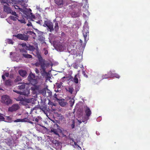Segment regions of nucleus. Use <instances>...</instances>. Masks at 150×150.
Instances as JSON below:
<instances>
[{
    "mask_svg": "<svg viewBox=\"0 0 150 150\" xmlns=\"http://www.w3.org/2000/svg\"><path fill=\"white\" fill-rule=\"evenodd\" d=\"M15 52H11L10 53V55L11 56L14 55L15 54Z\"/></svg>",
    "mask_w": 150,
    "mask_h": 150,
    "instance_id": "nucleus-62",
    "label": "nucleus"
},
{
    "mask_svg": "<svg viewBox=\"0 0 150 150\" xmlns=\"http://www.w3.org/2000/svg\"><path fill=\"white\" fill-rule=\"evenodd\" d=\"M46 90L45 88H44L39 91V93L42 94L44 96H46Z\"/></svg>",
    "mask_w": 150,
    "mask_h": 150,
    "instance_id": "nucleus-20",
    "label": "nucleus"
},
{
    "mask_svg": "<svg viewBox=\"0 0 150 150\" xmlns=\"http://www.w3.org/2000/svg\"><path fill=\"white\" fill-rule=\"evenodd\" d=\"M19 108V105L17 104L13 105L11 107H10L8 108V111L9 112H13L16 111Z\"/></svg>",
    "mask_w": 150,
    "mask_h": 150,
    "instance_id": "nucleus-7",
    "label": "nucleus"
},
{
    "mask_svg": "<svg viewBox=\"0 0 150 150\" xmlns=\"http://www.w3.org/2000/svg\"><path fill=\"white\" fill-rule=\"evenodd\" d=\"M38 57V61L35 63V65L36 66L38 67L39 65H40V68L42 67V66L47 67L50 65V64L47 63L46 61L43 59L42 57Z\"/></svg>",
    "mask_w": 150,
    "mask_h": 150,
    "instance_id": "nucleus-2",
    "label": "nucleus"
},
{
    "mask_svg": "<svg viewBox=\"0 0 150 150\" xmlns=\"http://www.w3.org/2000/svg\"><path fill=\"white\" fill-rule=\"evenodd\" d=\"M21 45L22 47H25L26 49L28 47L27 46H28V44H26L25 42L21 44Z\"/></svg>",
    "mask_w": 150,
    "mask_h": 150,
    "instance_id": "nucleus-40",
    "label": "nucleus"
},
{
    "mask_svg": "<svg viewBox=\"0 0 150 150\" xmlns=\"http://www.w3.org/2000/svg\"><path fill=\"white\" fill-rule=\"evenodd\" d=\"M18 73L23 77H24L26 76L27 72L25 70H20L18 71Z\"/></svg>",
    "mask_w": 150,
    "mask_h": 150,
    "instance_id": "nucleus-14",
    "label": "nucleus"
},
{
    "mask_svg": "<svg viewBox=\"0 0 150 150\" xmlns=\"http://www.w3.org/2000/svg\"><path fill=\"white\" fill-rule=\"evenodd\" d=\"M35 78V76L34 74L32 73L30 74L28 77V81H30L32 79Z\"/></svg>",
    "mask_w": 150,
    "mask_h": 150,
    "instance_id": "nucleus-16",
    "label": "nucleus"
},
{
    "mask_svg": "<svg viewBox=\"0 0 150 150\" xmlns=\"http://www.w3.org/2000/svg\"><path fill=\"white\" fill-rule=\"evenodd\" d=\"M53 97L55 99V100L57 101L60 100H61L60 99L58 98H57V95L56 93H55L54 94Z\"/></svg>",
    "mask_w": 150,
    "mask_h": 150,
    "instance_id": "nucleus-47",
    "label": "nucleus"
},
{
    "mask_svg": "<svg viewBox=\"0 0 150 150\" xmlns=\"http://www.w3.org/2000/svg\"><path fill=\"white\" fill-rule=\"evenodd\" d=\"M11 59L13 61H16L17 62H18L19 61V60L18 59H16V57H11Z\"/></svg>",
    "mask_w": 150,
    "mask_h": 150,
    "instance_id": "nucleus-37",
    "label": "nucleus"
},
{
    "mask_svg": "<svg viewBox=\"0 0 150 150\" xmlns=\"http://www.w3.org/2000/svg\"><path fill=\"white\" fill-rule=\"evenodd\" d=\"M12 83V81L11 79H8L5 81V85L7 86H10L11 85Z\"/></svg>",
    "mask_w": 150,
    "mask_h": 150,
    "instance_id": "nucleus-19",
    "label": "nucleus"
},
{
    "mask_svg": "<svg viewBox=\"0 0 150 150\" xmlns=\"http://www.w3.org/2000/svg\"><path fill=\"white\" fill-rule=\"evenodd\" d=\"M43 52L44 53V54L46 55H47V54L48 53V51L47 50H46V49L45 48H44V49L43 50Z\"/></svg>",
    "mask_w": 150,
    "mask_h": 150,
    "instance_id": "nucleus-45",
    "label": "nucleus"
},
{
    "mask_svg": "<svg viewBox=\"0 0 150 150\" xmlns=\"http://www.w3.org/2000/svg\"><path fill=\"white\" fill-rule=\"evenodd\" d=\"M44 26L47 27L50 30V31L52 32L54 30L53 24L50 20H47L45 21Z\"/></svg>",
    "mask_w": 150,
    "mask_h": 150,
    "instance_id": "nucleus-5",
    "label": "nucleus"
},
{
    "mask_svg": "<svg viewBox=\"0 0 150 150\" xmlns=\"http://www.w3.org/2000/svg\"><path fill=\"white\" fill-rule=\"evenodd\" d=\"M4 11L8 14L11 13L12 11L11 9L8 6L6 5H4Z\"/></svg>",
    "mask_w": 150,
    "mask_h": 150,
    "instance_id": "nucleus-12",
    "label": "nucleus"
},
{
    "mask_svg": "<svg viewBox=\"0 0 150 150\" xmlns=\"http://www.w3.org/2000/svg\"><path fill=\"white\" fill-rule=\"evenodd\" d=\"M6 42L8 44H13V40L11 39H7L6 40Z\"/></svg>",
    "mask_w": 150,
    "mask_h": 150,
    "instance_id": "nucleus-30",
    "label": "nucleus"
},
{
    "mask_svg": "<svg viewBox=\"0 0 150 150\" xmlns=\"http://www.w3.org/2000/svg\"><path fill=\"white\" fill-rule=\"evenodd\" d=\"M73 135H74L72 134H70L69 135L68 139L70 141H72L73 142H74V139L72 137Z\"/></svg>",
    "mask_w": 150,
    "mask_h": 150,
    "instance_id": "nucleus-27",
    "label": "nucleus"
},
{
    "mask_svg": "<svg viewBox=\"0 0 150 150\" xmlns=\"http://www.w3.org/2000/svg\"><path fill=\"white\" fill-rule=\"evenodd\" d=\"M30 82L32 85H33L36 84L37 83V80L35 79V78H34L33 79H32Z\"/></svg>",
    "mask_w": 150,
    "mask_h": 150,
    "instance_id": "nucleus-26",
    "label": "nucleus"
},
{
    "mask_svg": "<svg viewBox=\"0 0 150 150\" xmlns=\"http://www.w3.org/2000/svg\"><path fill=\"white\" fill-rule=\"evenodd\" d=\"M19 103L21 104L24 106H25L27 104L24 100L21 102H20Z\"/></svg>",
    "mask_w": 150,
    "mask_h": 150,
    "instance_id": "nucleus-42",
    "label": "nucleus"
},
{
    "mask_svg": "<svg viewBox=\"0 0 150 150\" xmlns=\"http://www.w3.org/2000/svg\"><path fill=\"white\" fill-rule=\"evenodd\" d=\"M30 17L32 21L36 20L37 18V17H35L34 15H33L32 13H31Z\"/></svg>",
    "mask_w": 150,
    "mask_h": 150,
    "instance_id": "nucleus-32",
    "label": "nucleus"
},
{
    "mask_svg": "<svg viewBox=\"0 0 150 150\" xmlns=\"http://www.w3.org/2000/svg\"><path fill=\"white\" fill-rule=\"evenodd\" d=\"M27 25L28 26H31L32 25V24L31 23L29 22L27 24Z\"/></svg>",
    "mask_w": 150,
    "mask_h": 150,
    "instance_id": "nucleus-64",
    "label": "nucleus"
},
{
    "mask_svg": "<svg viewBox=\"0 0 150 150\" xmlns=\"http://www.w3.org/2000/svg\"><path fill=\"white\" fill-rule=\"evenodd\" d=\"M13 91L14 92H15L16 93H17L19 94H20V93H21V91H16H16Z\"/></svg>",
    "mask_w": 150,
    "mask_h": 150,
    "instance_id": "nucleus-63",
    "label": "nucleus"
},
{
    "mask_svg": "<svg viewBox=\"0 0 150 150\" xmlns=\"http://www.w3.org/2000/svg\"><path fill=\"white\" fill-rule=\"evenodd\" d=\"M12 15H14L16 16H18L17 14H16V13L15 12H13V11L12 12V13H11Z\"/></svg>",
    "mask_w": 150,
    "mask_h": 150,
    "instance_id": "nucleus-53",
    "label": "nucleus"
},
{
    "mask_svg": "<svg viewBox=\"0 0 150 150\" xmlns=\"http://www.w3.org/2000/svg\"><path fill=\"white\" fill-rule=\"evenodd\" d=\"M42 66V67L40 68L41 73V75L44 76H47V74L48 73L46 71V68H45V67H43Z\"/></svg>",
    "mask_w": 150,
    "mask_h": 150,
    "instance_id": "nucleus-13",
    "label": "nucleus"
},
{
    "mask_svg": "<svg viewBox=\"0 0 150 150\" xmlns=\"http://www.w3.org/2000/svg\"><path fill=\"white\" fill-rule=\"evenodd\" d=\"M7 142V144L9 146H10L11 144V140L9 139H8V142Z\"/></svg>",
    "mask_w": 150,
    "mask_h": 150,
    "instance_id": "nucleus-54",
    "label": "nucleus"
},
{
    "mask_svg": "<svg viewBox=\"0 0 150 150\" xmlns=\"http://www.w3.org/2000/svg\"><path fill=\"white\" fill-rule=\"evenodd\" d=\"M80 14V12H74L72 13V15H73V17H79Z\"/></svg>",
    "mask_w": 150,
    "mask_h": 150,
    "instance_id": "nucleus-25",
    "label": "nucleus"
},
{
    "mask_svg": "<svg viewBox=\"0 0 150 150\" xmlns=\"http://www.w3.org/2000/svg\"><path fill=\"white\" fill-rule=\"evenodd\" d=\"M35 70L37 74H38L39 73V71L38 69L37 68H35Z\"/></svg>",
    "mask_w": 150,
    "mask_h": 150,
    "instance_id": "nucleus-59",
    "label": "nucleus"
},
{
    "mask_svg": "<svg viewBox=\"0 0 150 150\" xmlns=\"http://www.w3.org/2000/svg\"><path fill=\"white\" fill-rule=\"evenodd\" d=\"M82 74L84 76L86 77H88V76L86 74L85 72L84 71H82Z\"/></svg>",
    "mask_w": 150,
    "mask_h": 150,
    "instance_id": "nucleus-55",
    "label": "nucleus"
},
{
    "mask_svg": "<svg viewBox=\"0 0 150 150\" xmlns=\"http://www.w3.org/2000/svg\"><path fill=\"white\" fill-rule=\"evenodd\" d=\"M78 76V75H76L74 76V78L73 79V81L76 83H78V79L77 78Z\"/></svg>",
    "mask_w": 150,
    "mask_h": 150,
    "instance_id": "nucleus-23",
    "label": "nucleus"
},
{
    "mask_svg": "<svg viewBox=\"0 0 150 150\" xmlns=\"http://www.w3.org/2000/svg\"><path fill=\"white\" fill-rule=\"evenodd\" d=\"M59 29V25H58V23L57 22H55V26L54 29L55 31L57 32L58 31Z\"/></svg>",
    "mask_w": 150,
    "mask_h": 150,
    "instance_id": "nucleus-24",
    "label": "nucleus"
},
{
    "mask_svg": "<svg viewBox=\"0 0 150 150\" xmlns=\"http://www.w3.org/2000/svg\"><path fill=\"white\" fill-rule=\"evenodd\" d=\"M48 104L49 105H51L52 106H55L56 105L54 103L50 101L49 102Z\"/></svg>",
    "mask_w": 150,
    "mask_h": 150,
    "instance_id": "nucleus-50",
    "label": "nucleus"
},
{
    "mask_svg": "<svg viewBox=\"0 0 150 150\" xmlns=\"http://www.w3.org/2000/svg\"><path fill=\"white\" fill-rule=\"evenodd\" d=\"M52 121L54 123H55V124L54 125V126L55 127H57V129H58L60 127L59 125L57 124V121L52 120Z\"/></svg>",
    "mask_w": 150,
    "mask_h": 150,
    "instance_id": "nucleus-39",
    "label": "nucleus"
},
{
    "mask_svg": "<svg viewBox=\"0 0 150 150\" xmlns=\"http://www.w3.org/2000/svg\"><path fill=\"white\" fill-rule=\"evenodd\" d=\"M82 57H79V58L76 59L75 62L77 63H79L82 61Z\"/></svg>",
    "mask_w": 150,
    "mask_h": 150,
    "instance_id": "nucleus-28",
    "label": "nucleus"
},
{
    "mask_svg": "<svg viewBox=\"0 0 150 150\" xmlns=\"http://www.w3.org/2000/svg\"><path fill=\"white\" fill-rule=\"evenodd\" d=\"M67 78H68V80L73 81V78L71 76L67 77Z\"/></svg>",
    "mask_w": 150,
    "mask_h": 150,
    "instance_id": "nucleus-52",
    "label": "nucleus"
},
{
    "mask_svg": "<svg viewBox=\"0 0 150 150\" xmlns=\"http://www.w3.org/2000/svg\"><path fill=\"white\" fill-rule=\"evenodd\" d=\"M17 38L20 40L27 41L28 39V37L26 35L21 34H18L16 35H13Z\"/></svg>",
    "mask_w": 150,
    "mask_h": 150,
    "instance_id": "nucleus-6",
    "label": "nucleus"
},
{
    "mask_svg": "<svg viewBox=\"0 0 150 150\" xmlns=\"http://www.w3.org/2000/svg\"><path fill=\"white\" fill-rule=\"evenodd\" d=\"M10 18L13 20V21H16L18 18L16 17L13 16H10Z\"/></svg>",
    "mask_w": 150,
    "mask_h": 150,
    "instance_id": "nucleus-35",
    "label": "nucleus"
},
{
    "mask_svg": "<svg viewBox=\"0 0 150 150\" xmlns=\"http://www.w3.org/2000/svg\"><path fill=\"white\" fill-rule=\"evenodd\" d=\"M37 23L41 25L42 23V21L41 20H39L38 21H36Z\"/></svg>",
    "mask_w": 150,
    "mask_h": 150,
    "instance_id": "nucleus-56",
    "label": "nucleus"
},
{
    "mask_svg": "<svg viewBox=\"0 0 150 150\" xmlns=\"http://www.w3.org/2000/svg\"><path fill=\"white\" fill-rule=\"evenodd\" d=\"M24 98L22 97L21 96H19L18 98H17L16 100L17 101H20V102H21L24 100Z\"/></svg>",
    "mask_w": 150,
    "mask_h": 150,
    "instance_id": "nucleus-29",
    "label": "nucleus"
},
{
    "mask_svg": "<svg viewBox=\"0 0 150 150\" xmlns=\"http://www.w3.org/2000/svg\"><path fill=\"white\" fill-rule=\"evenodd\" d=\"M84 112L86 113V117L85 118L86 120V121L89 119V117L91 113V112L90 109L87 106H86V108L85 109Z\"/></svg>",
    "mask_w": 150,
    "mask_h": 150,
    "instance_id": "nucleus-9",
    "label": "nucleus"
},
{
    "mask_svg": "<svg viewBox=\"0 0 150 150\" xmlns=\"http://www.w3.org/2000/svg\"><path fill=\"white\" fill-rule=\"evenodd\" d=\"M35 149L36 150H42L39 147L35 146Z\"/></svg>",
    "mask_w": 150,
    "mask_h": 150,
    "instance_id": "nucleus-61",
    "label": "nucleus"
},
{
    "mask_svg": "<svg viewBox=\"0 0 150 150\" xmlns=\"http://www.w3.org/2000/svg\"><path fill=\"white\" fill-rule=\"evenodd\" d=\"M11 118L9 117H7V120H4V121L6 122H9V121H11Z\"/></svg>",
    "mask_w": 150,
    "mask_h": 150,
    "instance_id": "nucleus-48",
    "label": "nucleus"
},
{
    "mask_svg": "<svg viewBox=\"0 0 150 150\" xmlns=\"http://www.w3.org/2000/svg\"><path fill=\"white\" fill-rule=\"evenodd\" d=\"M51 141L56 146H59L60 144L59 143L58 141L53 139H51Z\"/></svg>",
    "mask_w": 150,
    "mask_h": 150,
    "instance_id": "nucleus-17",
    "label": "nucleus"
},
{
    "mask_svg": "<svg viewBox=\"0 0 150 150\" xmlns=\"http://www.w3.org/2000/svg\"><path fill=\"white\" fill-rule=\"evenodd\" d=\"M57 129L58 130V131L56 129H54L52 128V129H51L50 131H49L48 132L49 133L53 132L54 134L55 135L59 137V135L58 133V131H59L60 132H62V131L61 129H59V128L58 129L57 128Z\"/></svg>",
    "mask_w": 150,
    "mask_h": 150,
    "instance_id": "nucleus-10",
    "label": "nucleus"
},
{
    "mask_svg": "<svg viewBox=\"0 0 150 150\" xmlns=\"http://www.w3.org/2000/svg\"><path fill=\"white\" fill-rule=\"evenodd\" d=\"M41 119V117L40 116H38L35 119V121L36 122L38 123L40 120Z\"/></svg>",
    "mask_w": 150,
    "mask_h": 150,
    "instance_id": "nucleus-38",
    "label": "nucleus"
},
{
    "mask_svg": "<svg viewBox=\"0 0 150 150\" xmlns=\"http://www.w3.org/2000/svg\"><path fill=\"white\" fill-rule=\"evenodd\" d=\"M72 66L75 69H77L79 67V65L77 63L75 62L72 64Z\"/></svg>",
    "mask_w": 150,
    "mask_h": 150,
    "instance_id": "nucleus-33",
    "label": "nucleus"
},
{
    "mask_svg": "<svg viewBox=\"0 0 150 150\" xmlns=\"http://www.w3.org/2000/svg\"><path fill=\"white\" fill-rule=\"evenodd\" d=\"M28 47L26 50L31 51L32 53L35 56H41L40 53L39 51L37 49H35V47L33 46L28 44Z\"/></svg>",
    "mask_w": 150,
    "mask_h": 150,
    "instance_id": "nucleus-4",
    "label": "nucleus"
},
{
    "mask_svg": "<svg viewBox=\"0 0 150 150\" xmlns=\"http://www.w3.org/2000/svg\"><path fill=\"white\" fill-rule=\"evenodd\" d=\"M72 124L71 125V127L72 129H73L75 127V122L74 120H73L72 122Z\"/></svg>",
    "mask_w": 150,
    "mask_h": 150,
    "instance_id": "nucleus-46",
    "label": "nucleus"
},
{
    "mask_svg": "<svg viewBox=\"0 0 150 150\" xmlns=\"http://www.w3.org/2000/svg\"><path fill=\"white\" fill-rule=\"evenodd\" d=\"M25 106L26 108H30V105L28 103H27Z\"/></svg>",
    "mask_w": 150,
    "mask_h": 150,
    "instance_id": "nucleus-60",
    "label": "nucleus"
},
{
    "mask_svg": "<svg viewBox=\"0 0 150 150\" xmlns=\"http://www.w3.org/2000/svg\"><path fill=\"white\" fill-rule=\"evenodd\" d=\"M61 100H60L59 101V104L62 107H64L67 104V102H65L64 101H63L62 99H60Z\"/></svg>",
    "mask_w": 150,
    "mask_h": 150,
    "instance_id": "nucleus-18",
    "label": "nucleus"
},
{
    "mask_svg": "<svg viewBox=\"0 0 150 150\" xmlns=\"http://www.w3.org/2000/svg\"><path fill=\"white\" fill-rule=\"evenodd\" d=\"M47 93H48V96H51L52 95V92L49 90H47Z\"/></svg>",
    "mask_w": 150,
    "mask_h": 150,
    "instance_id": "nucleus-49",
    "label": "nucleus"
},
{
    "mask_svg": "<svg viewBox=\"0 0 150 150\" xmlns=\"http://www.w3.org/2000/svg\"><path fill=\"white\" fill-rule=\"evenodd\" d=\"M112 72L110 71L109 72H108V75L105 74V75H103L102 76V77L103 79H106L112 77Z\"/></svg>",
    "mask_w": 150,
    "mask_h": 150,
    "instance_id": "nucleus-15",
    "label": "nucleus"
},
{
    "mask_svg": "<svg viewBox=\"0 0 150 150\" xmlns=\"http://www.w3.org/2000/svg\"><path fill=\"white\" fill-rule=\"evenodd\" d=\"M24 100L27 103H31V100L30 99L25 98H24Z\"/></svg>",
    "mask_w": 150,
    "mask_h": 150,
    "instance_id": "nucleus-36",
    "label": "nucleus"
},
{
    "mask_svg": "<svg viewBox=\"0 0 150 150\" xmlns=\"http://www.w3.org/2000/svg\"><path fill=\"white\" fill-rule=\"evenodd\" d=\"M3 116L4 115L3 114L0 113V120H1L2 121H4L5 118Z\"/></svg>",
    "mask_w": 150,
    "mask_h": 150,
    "instance_id": "nucleus-44",
    "label": "nucleus"
},
{
    "mask_svg": "<svg viewBox=\"0 0 150 150\" xmlns=\"http://www.w3.org/2000/svg\"><path fill=\"white\" fill-rule=\"evenodd\" d=\"M14 122H28L30 124H33V123L31 121H30L27 118H25L23 119H18L16 120H15Z\"/></svg>",
    "mask_w": 150,
    "mask_h": 150,
    "instance_id": "nucleus-8",
    "label": "nucleus"
},
{
    "mask_svg": "<svg viewBox=\"0 0 150 150\" xmlns=\"http://www.w3.org/2000/svg\"><path fill=\"white\" fill-rule=\"evenodd\" d=\"M67 91H68L71 94H72L74 90L73 88L71 87H69L68 88H66Z\"/></svg>",
    "mask_w": 150,
    "mask_h": 150,
    "instance_id": "nucleus-22",
    "label": "nucleus"
},
{
    "mask_svg": "<svg viewBox=\"0 0 150 150\" xmlns=\"http://www.w3.org/2000/svg\"><path fill=\"white\" fill-rule=\"evenodd\" d=\"M13 6L16 9H21L19 8V6L17 5H14Z\"/></svg>",
    "mask_w": 150,
    "mask_h": 150,
    "instance_id": "nucleus-51",
    "label": "nucleus"
},
{
    "mask_svg": "<svg viewBox=\"0 0 150 150\" xmlns=\"http://www.w3.org/2000/svg\"><path fill=\"white\" fill-rule=\"evenodd\" d=\"M18 87V88L20 89H24L25 87V84H23L20 86H19Z\"/></svg>",
    "mask_w": 150,
    "mask_h": 150,
    "instance_id": "nucleus-31",
    "label": "nucleus"
},
{
    "mask_svg": "<svg viewBox=\"0 0 150 150\" xmlns=\"http://www.w3.org/2000/svg\"><path fill=\"white\" fill-rule=\"evenodd\" d=\"M56 4L58 6H61L63 4V0H54Z\"/></svg>",
    "mask_w": 150,
    "mask_h": 150,
    "instance_id": "nucleus-21",
    "label": "nucleus"
},
{
    "mask_svg": "<svg viewBox=\"0 0 150 150\" xmlns=\"http://www.w3.org/2000/svg\"><path fill=\"white\" fill-rule=\"evenodd\" d=\"M74 100L73 99H72L70 101H69V104H70V106H72L74 105Z\"/></svg>",
    "mask_w": 150,
    "mask_h": 150,
    "instance_id": "nucleus-41",
    "label": "nucleus"
},
{
    "mask_svg": "<svg viewBox=\"0 0 150 150\" xmlns=\"http://www.w3.org/2000/svg\"><path fill=\"white\" fill-rule=\"evenodd\" d=\"M21 80L22 79L19 76H17L14 82H17L21 81Z\"/></svg>",
    "mask_w": 150,
    "mask_h": 150,
    "instance_id": "nucleus-34",
    "label": "nucleus"
},
{
    "mask_svg": "<svg viewBox=\"0 0 150 150\" xmlns=\"http://www.w3.org/2000/svg\"><path fill=\"white\" fill-rule=\"evenodd\" d=\"M1 102L5 104L8 105L12 103V100L10 97L6 95L2 96L1 97Z\"/></svg>",
    "mask_w": 150,
    "mask_h": 150,
    "instance_id": "nucleus-3",
    "label": "nucleus"
},
{
    "mask_svg": "<svg viewBox=\"0 0 150 150\" xmlns=\"http://www.w3.org/2000/svg\"><path fill=\"white\" fill-rule=\"evenodd\" d=\"M88 34L89 32L87 28H83V34L84 38L85 43L82 44V41L81 40H80L79 41H76L75 45L76 46V48L79 49L84 47L86 45V44L87 41L86 38L87 35H88Z\"/></svg>",
    "mask_w": 150,
    "mask_h": 150,
    "instance_id": "nucleus-1",
    "label": "nucleus"
},
{
    "mask_svg": "<svg viewBox=\"0 0 150 150\" xmlns=\"http://www.w3.org/2000/svg\"><path fill=\"white\" fill-rule=\"evenodd\" d=\"M20 95H24V96H26V93L25 92H21V91Z\"/></svg>",
    "mask_w": 150,
    "mask_h": 150,
    "instance_id": "nucleus-57",
    "label": "nucleus"
},
{
    "mask_svg": "<svg viewBox=\"0 0 150 150\" xmlns=\"http://www.w3.org/2000/svg\"><path fill=\"white\" fill-rule=\"evenodd\" d=\"M35 127L36 130L39 132H41V129L42 128L45 129L47 131H48L49 130L46 127L43 126H41L38 124H37L35 125Z\"/></svg>",
    "mask_w": 150,
    "mask_h": 150,
    "instance_id": "nucleus-11",
    "label": "nucleus"
},
{
    "mask_svg": "<svg viewBox=\"0 0 150 150\" xmlns=\"http://www.w3.org/2000/svg\"><path fill=\"white\" fill-rule=\"evenodd\" d=\"M113 77H115L119 79L120 78V76L116 73H114L113 74Z\"/></svg>",
    "mask_w": 150,
    "mask_h": 150,
    "instance_id": "nucleus-43",
    "label": "nucleus"
},
{
    "mask_svg": "<svg viewBox=\"0 0 150 150\" xmlns=\"http://www.w3.org/2000/svg\"><path fill=\"white\" fill-rule=\"evenodd\" d=\"M23 56H29V57L32 56L31 55L28 54H23Z\"/></svg>",
    "mask_w": 150,
    "mask_h": 150,
    "instance_id": "nucleus-58",
    "label": "nucleus"
}]
</instances>
